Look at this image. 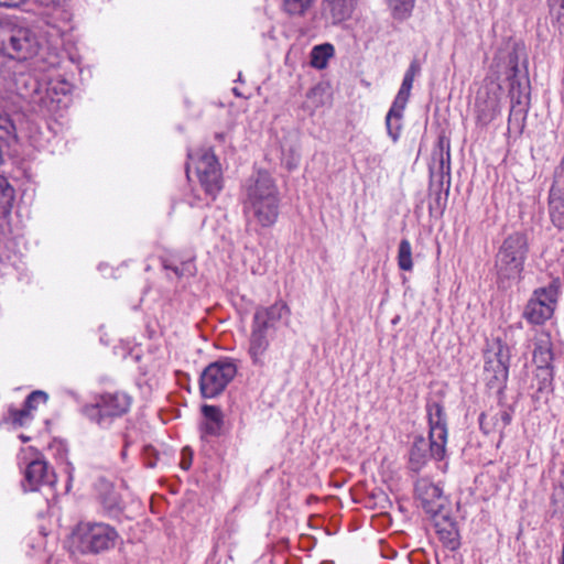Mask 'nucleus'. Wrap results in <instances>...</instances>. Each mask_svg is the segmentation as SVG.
Wrapping results in <instances>:
<instances>
[{
    "instance_id": "obj_14",
    "label": "nucleus",
    "mask_w": 564,
    "mask_h": 564,
    "mask_svg": "<svg viewBox=\"0 0 564 564\" xmlns=\"http://www.w3.org/2000/svg\"><path fill=\"white\" fill-rule=\"evenodd\" d=\"M358 0H322L321 14L333 25L351 18Z\"/></svg>"
},
{
    "instance_id": "obj_27",
    "label": "nucleus",
    "mask_w": 564,
    "mask_h": 564,
    "mask_svg": "<svg viewBox=\"0 0 564 564\" xmlns=\"http://www.w3.org/2000/svg\"><path fill=\"white\" fill-rule=\"evenodd\" d=\"M398 267L402 271L413 270L412 247L408 239H402L398 248Z\"/></svg>"
},
{
    "instance_id": "obj_11",
    "label": "nucleus",
    "mask_w": 564,
    "mask_h": 564,
    "mask_svg": "<svg viewBox=\"0 0 564 564\" xmlns=\"http://www.w3.org/2000/svg\"><path fill=\"white\" fill-rule=\"evenodd\" d=\"M411 87L401 84L394 101L386 116L388 134L397 141L401 130V119L411 95Z\"/></svg>"
},
{
    "instance_id": "obj_46",
    "label": "nucleus",
    "mask_w": 564,
    "mask_h": 564,
    "mask_svg": "<svg viewBox=\"0 0 564 564\" xmlns=\"http://www.w3.org/2000/svg\"><path fill=\"white\" fill-rule=\"evenodd\" d=\"M154 465H155L154 463H149L148 464L149 467H154Z\"/></svg>"
},
{
    "instance_id": "obj_25",
    "label": "nucleus",
    "mask_w": 564,
    "mask_h": 564,
    "mask_svg": "<svg viewBox=\"0 0 564 564\" xmlns=\"http://www.w3.org/2000/svg\"><path fill=\"white\" fill-rule=\"evenodd\" d=\"M316 0H282V11L289 17L302 18L315 4Z\"/></svg>"
},
{
    "instance_id": "obj_47",
    "label": "nucleus",
    "mask_w": 564,
    "mask_h": 564,
    "mask_svg": "<svg viewBox=\"0 0 564 564\" xmlns=\"http://www.w3.org/2000/svg\"><path fill=\"white\" fill-rule=\"evenodd\" d=\"M23 442H26L29 438L25 436H22Z\"/></svg>"
},
{
    "instance_id": "obj_16",
    "label": "nucleus",
    "mask_w": 564,
    "mask_h": 564,
    "mask_svg": "<svg viewBox=\"0 0 564 564\" xmlns=\"http://www.w3.org/2000/svg\"><path fill=\"white\" fill-rule=\"evenodd\" d=\"M188 159L189 162L186 165L187 176H189L192 167H194L197 176H210L220 172V164L210 150H200L195 154H189Z\"/></svg>"
},
{
    "instance_id": "obj_35",
    "label": "nucleus",
    "mask_w": 564,
    "mask_h": 564,
    "mask_svg": "<svg viewBox=\"0 0 564 564\" xmlns=\"http://www.w3.org/2000/svg\"><path fill=\"white\" fill-rule=\"evenodd\" d=\"M47 400L48 395L46 392L42 390H35L28 395L24 401V405L33 414V412L36 411L40 405L46 404Z\"/></svg>"
},
{
    "instance_id": "obj_2",
    "label": "nucleus",
    "mask_w": 564,
    "mask_h": 564,
    "mask_svg": "<svg viewBox=\"0 0 564 564\" xmlns=\"http://www.w3.org/2000/svg\"><path fill=\"white\" fill-rule=\"evenodd\" d=\"M246 189L243 214L247 228L258 231L272 227L280 214V195L272 178H250Z\"/></svg>"
},
{
    "instance_id": "obj_45",
    "label": "nucleus",
    "mask_w": 564,
    "mask_h": 564,
    "mask_svg": "<svg viewBox=\"0 0 564 564\" xmlns=\"http://www.w3.org/2000/svg\"><path fill=\"white\" fill-rule=\"evenodd\" d=\"M164 268L165 269H171L177 276H181L182 275V272L178 270L177 267H171L169 264H164Z\"/></svg>"
},
{
    "instance_id": "obj_40",
    "label": "nucleus",
    "mask_w": 564,
    "mask_h": 564,
    "mask_svg": "<svg viewBox=\"0 0 564 564\" xmlns=\"http://www.w3.org/2000/svg\"><path fill=\"white\" fill-rule=\"evenodd\" d=\"M510 63L513 64L512 65V75L509 76L510 86H511V93H512L514 90V86L517 84V79H516V75H517V72H518L517 57H511L510 58Z\"/></svg>"
},
{
    "instance_id": "obj_36",
    "label": "nucleus",
    "mask_w": 564,
    "mask_h": 564,
    "mask_svg": "<svg viewBox=\"0 0 564 564\" xmlns=\"http://www.w3.org/2000/svg\"><path fill=\"white\" fill-rule=\"evenodd\" d=\"M451 187V178H431L430 193L436 195V199H441V193L444 192L445 196L448 195Z\"/></svg>"
},
{
    "instance_id": "obj_15",
    "label": "nucleus",
    "mask_w": 564,
    "mask_h": 564,
    "mask_svg": "<svg viewBox=\"0 0 564 564\" xmlns=\"http://www.w3.org/2000/svg\"><path fill=\"white\" fill-rule=\"evenodd\" d=\"M269 330L254 322L251 324L248 354L252 364L259 367L264 366V356L270 346Z\"/></svg>"
},
{
    "instance_id": "obj_43",
    "label": "nucleus",
    "mask_w": 564,
    "mask_h": 564,
    "mask_svg": "<svg viewBox=\"0 0 564 564\" xmlns=\"http://www.w3.org/2000/svg\"><path fill=\"white\" fill-rule=\"evenodd\" d=\"M413 82H414V77H411V76H408V75L404 74V77H403V80H402L403 85L409 86V87L412 88Z\"/></svg>"
},
{
    "instance_id": "obj_31",
    "label": "nucleus",
    "mask_w": 564,
    "mask_h": 564,
    "mask_svg": "<svg viewBox=\"0 0 564 564\" xmlns=\"http://www.w3.org/2000/svg\"><path fill=\"white\" fill-rule=\"evenodd\" d=\"M414 2L415 0H389V7L394 18L403 20L410 15Z\"/></svg>"
},
{
    "instance_id": "obj_28",
    "label": "nucleus",
    "mask_w": 564,
    "mask_h": 564,
    "mask_svg": "<svg viewBox=\"0 0 564 564\" xmlns=\"http://www.w3.org/2000/svg\"><path fill=\"white\" fill-rule=\"evenodd\" d=\"M17 140V131L9 115L0 112V142L10 145Z\"/></svg>"
},
{
    "instance_id": "obj_21",
    "label": "nucleus",
    "mask_w": 564,
    "mask_h": 564,
    "mask_svg": "<svg viewBox=\"0 0 564 564\" xmlns=\"http://www.w3.org/2000/svg\"><path fill=\"white\" fill-rule=\"evenodd\" d=\"M195 197L199 200H214L221 191L220 178H188Z\"/></svg>"
},
{
    "instance_id": "obj_22",
    "label": "nucleus",
    "mask_w": 564,
    "mask_h": 564,
    "mask_svg": "<svg viewBox=\"0 0 564 564\" xmlns=\"http://www.w3.org/2000/svg\"><path fill=\"white\" fill-rule=\"evenodd\" d=\"M202 413L205 419L202 425L203 433L212 436L219 435L224 425V417L220 408L205 404L202 406Z\"/></svg>"
},
{
    "instance_id": "obj_17",
    "label": "nucleus",
    "mask_w": 564,
    "mask_h": 564,
    "mask_svg": "<svg viewBox=\"0 0 564 564\" xmlns=\"http://www.w3.org/2000/svg\"><path fill=\"white\" fill-rule=\"evenodd\" d=\"M53 93L46 84L36 91L35 95L28 101L30 111L41 116L48 117L56 112L58 109V100L54 97Z\"/></svg>"
},
{
    "instance_id": "obj_3",
    "label": "nucleus",
    "mask_w": 564,
    "mask_h": 564,
    "mask_svg": "<svg viewBox=\"0 0 564 564\" xmlns=\"http://www.w3.org/2000/svg\"><path fill=\"white\" fill-rule=\"evenodd\" d=\"M119 533L112 525L97 521H79L72 531L73 549L82 555H99L113 549Z\"/></svg>"
},
{
    "instance_id": "obj_7",
    "label": "nucleus",
    "mask_w": 564,
    "mask_h": 564,
    "mask_svg": "<svg viewBox=\"0 0 564 564\" xmlns=\"http://www.w3.org/2000/svg\"><path fill=\"white\" fill-rule=\"evenodd\" d=\"M510 359V348L499 338L489 343L484 352L485 379L487 384L497 389L499 393H502L508 381Z\"/></svg>"
},
{
    "instance_id": "obj_6",
    "label": "nucleus",
    "mask_w": 564,
    "mask_h": 564,
    "mask_svg": "<svg viewBox=\"0 0 564 564\" xmlns=\"http://www.w3.org/2000/svg\"><path fill=\"white\" fill-rule=\"evenodd\" d=\"M44 41L39 33L28 26H13L1 35V48L13 59L25 61L36 56Z\"/></svg>"
},
{
    "instance_id": "obj_33",
    "label": "nucleus",
    "mask_w": 564,
    "mask_h": 564,
    "mask_svg": "<svg viewBox=\"0 0 564 564\" xmlns=\"http://www.w3.org/2000/svg\"><path fill=\"white\" fill-rule=\"evenodd\" d=\"M550 217L555 227L564 229V204L555 198L549 202Z\"/></svg>"
},
{
    "instance_id": "obj_24",
    "label": "nucleus",
    "mask_w": 564,
    "mask_h": 564,
    "mask_svg": "<svg viewBox=\"0 0 564 564\" xmlns=\"http://www.w3.org/2000/svg\"><path fill=\"white\" fill-rule=\"evenodd\" d=\"M15 191L8 178H0V218H7L11 214Z\"/></svg>"
},
{
    "instance_id": "obj_38",
    "label": "nucleus",
    "mask_w": 564,
    "mask_h": 564,
    "mask_svg": "<svg viewBox=\"0 0 564 564\" xmlns=\"http://www.w3.org/2000/svg\"><path fill=\"white\" fill-rule=\"evenodd\" d=\"M558 198L564 204V178H554L550 188L549 202Z\"/></svg>"
},
{
    "instance_id": "obj_32",
    "label": "nucleus",
    "mask_w": 564,
    "mask_h": 564,
    "mask_svg": "<svg viewBox=\"0 0 564 564\" xmlns=\"http://www.w3.org/2000/svg\"><path fill=\"white\" fill-rule=\"evenodd\" d=\"M551 18L556 22L561 32H564V0H546Z\"/></svg>"
},
{
    "instance_id": "obj_41",
    "label": "nucleus",
    "mask_w": 564,
    "mask_h": 564,
    "mask_svg": "<svg viewBox=\"0 0 564 564\" xmlns=\"http://www.w3.org/2000/svg\"><path fill=\"white\" fill-rule=\"evenodd\" d=\"M419 72H420V66L414 61V62L411 63L410 67L405 72V75L411 76V77H415L419 74Z\"/></svg>"
},
{
    "instance_id": "obj_13",
    "label": "nucleus",
    "mask_w": 564,
    "mask_h": 564,
    "mask_svg": "<svg viewBox=\"0 0 564 564\" xmlns=\"http://www.w3.org/2000/svg\"><path fill=\"white\" fill-rule=\"evenodd\" d=\"M415 495L427 513H437L443 507L442 489L427 478H421L415 482Z\"/></svg>"
},
{
    "instance_id": "obj_39",
    "label": "nucleus",
    "mask_w": 564,
    "mask_h": 564,
    "mask_svg": "<svg viewBox=\"0 0 564 564\" xmlns=\"http://www.w3.org/2000/svg\"><path fill=\"white\" fill-rule=\"evenodd\" d=\"M36 1L41 6L46 7V8H58V7L66 4V2L68 0H36Z\"/></svg>"
},
{
    "instance_id": "obj_26",
    "label": "nucleus",
    "mask_w": 564,
    "mask_h": 564,
    "mask_svg": "<svg viewBox=\"0 0 564 564\" xmlns=\"http://www.w3.org/2000/svg\"><path fill=\"white\" fill-rule=\"evenodd\" d=\"M334 55V46L329 43L316 45L311 52V65L316 69H324L328 59Z\"/></svg>"
},
{
    "instance_id": "obj_34",
    "label": "nucleus",
    "mask_w": 564,
    "mask_h": 564,
    "mask_svg": "<svg viewBox=\"0 0 564 564\" xmlns=\"http://www.w3.org/2000/svg\"><path fill=\"white\" fill-rule=\"evenodd\" d=\"M100 501L104 508L109 512H113L120 509V496L116 490H113L112 487H109L106 492L100 495Z\"/></svg>"
},
{
    "instance_id": "obj_29",
    "label": "nucleus",
    "mask_w": 564,
    "mask_h": 564,
    "mask_svg": "<svg viewBox=\"0 0 564 564\" xmlns=\"http://www.w3.org/2000/svg\"><path fill=\"white\" fill-rule=\"evenodd\" d=\"M8 420L14 426H24L33 420V414L24 404L21 409L11 406L8 410Z\"/></svg>"
},
{
    "instance_id": "obj_1",
    "label": "nucleus",
    "mask_w": 564,
    "mask_h": 564,
    "mask_svg": "<svg viewBox=\"0 0 564 564\" xmlns=\"http://www.w3.org/2000/svg\"><path fill=\"white\" fill-rule=\"evenodd\" d=\"M429 440L416 436L410 449V465L419 471L430 458L443 460L446 456L448 436L447 415L437 401H427Z\"/></svg>"
},
{
    "instance_id": "obj_37",
    "label": "nucleus",
    "mask_w": 564,
    "mask_h": 564,
    "mask_svg": "<svg viewBox=\"0 0 564 564\" xmlns=\"http://www.w3.org/2000/svg\"><path fill=\"white\" fill-rule=\"evenodd\" d=\"M437 534L440 540L449 549L455 550L458 546V534L453 527L449 529H438Z\"/></svg>"
},
{
    "instance_id": "obj_20",
    "label": "nucleus",
    "mask_w": 564,
    "mask_h": 564,
    "mask_svg": "<svg viewBox=\"0 0 564 564\" xmlns=\"http://www.w3.org/2000/svg\"><path fill=\"white\" fill-rule=\"evenodd\" d=\"M475 107L477 121L482 126L490 123L500 112L499 99L496 94L489 95L480 91Z\"/></svg>"
},
{
    "instance_id": "obj_18",
    "label": "nucleus",
    "mask_w": 564,
    "mask_h": 564,
    "mask_svg": "<svg viewBox=\"0 0 564 564\" xmlns=\"http://www.w3.org/2000/svg\"><path fill=\"white\" fill-rule=\"evenodd\" d=\"M291 310L283 301H276L271 306L258 307L253 314L252 322L272 329L274 324L284 316H290Z\"/></svg>"
},
{
    "instance_id": "obj_42",
    "label": "nucleus",
    "mask_w": 564,
    "mask_h": 564,
    "mask_svg": "<svg viewBox=\"0 0 564 564\" xmlns=\"http://www.w3.org/2000/svg\"><path fill=\"white\" fill-rule=\"evenodd\" d=\"M25 0H0V7H18Z\"/></svg>"
},
{
    "instance_id": "obj_10",
    "label": "nucleus",
    "mask_w": 564,
    "mask_h": 564,
    "mask_svg": "<svg viewBox=\"0 0 564 564\" xmlns=\"http://www.w3.org/2000/svg\"><path fill=\"white\" fill-rule=\"evenodd\" d=\"M553 344L551 335L546 332H539L534 336L533 361L539 369L544 371V380L553 378Z\"/></svg>"
},
{
    "instance_id": "obj_8",
    "label": "nucleus",
    "mask_w": 564,
    "mask_h": 564,
    "mask_svg": "<svg viewBox=\"0 0 564 564\" xmlns=\"http://www.w3.org/2000/svg\"><path fill=\"white\" fill-rule=\"evenodd\" d=\"M237 375V366L230 359L209 364L200 373L199 391L203 398L212 399L224 392Z\"/></svg>"
},
{
    "instance_id": "obj_23",
    "label": "nucleus",
    "mask_w": 564,
    "mask_h": 564,
    "mask_svg": "<svg viewBox=\"0 0 564 564\" xmlns=\"http://www.w3.org/2000/svg\"><path fill=\"white\" fill-rule=\"evenodd\" d=\"M42 85L43 83H40L31 75L21 74L17 77V93L26 102L36 94Z\"/></svg>"
},
{
    "instance_id": "obj_9",
    "label": "nucleus",
    "mask_w": 564,
    "mask_h": 564,
    "mask_svg": "<svg viewBox=\"0 0 564 564\" xmlns=\"http://www.w3.org/2000/svg\"><path fill=\"white\" fill-rule=\"evenodd\" d=\"M557 293V286L553 283L535 290L523 313L528 322L540 325L551 318L556 304Z\"/></svg>"
},
{
    "instance_id": "obj_4",
    "label": "nucleus",
    "mask_w": 564,
    "mask_h": 564,
    "mask_svg": "<svg viewBox=\"0 0 564 564\" xmlns=\"http://www.w3.org/2000/svg\"><path fill=\"white\" fill-rule=\"evenodd\" d=\"M529 249L528 236L524 232H512L502 240L495 257V269L500 283L521 276Z\"/></svg>"
},
{
    "instance_id": "obj_44",
    "label": "nucleus",
    "mask_w": 564,
    "mask_h": 564,
    "mask_svg": "<svg viewBox=\"0 0 564 564\" xmlns=\"http://www.w3.org/2000/svg\"><path fill=\"white\" fill-rule=\"evenodd\" d=\"M191 465H192V458H191V457H189V458H185V457H184V458L182 459V462H181V466H182V468H183V469H185V470H186V469H188V468L191 467Z\"/></svg>"
},
{
    "instance_id": "obj_5",
    "label": "nucleus",
    "mask_w": 564,
    "mask_h": 564,
    "mask_svg": "<svg viewBox=\"0 0 564 564\" xmlns=\"http://www.w3.org/2000/svg\"><path fill=\"white\" fill-rule=\"evenodd\" d=\"M132 398L124 391H107L95 395L94 403L82 408V413L101 427H108L117 417L127 414Z\"/></svg>"
},
{
    "instance_id": "obj_12",
    "label": "nucleus",
    "mask_w": 564,
    "mask_h": 564,
    "mask_svg": "<svg viewBox=\"0 0 564 564\" xmlns=\"http://www.w3.org/2000/svg\"><path fill=\"white\" fill-rule=\"evenodd\" d=\"M56 481V476L47 463L43 459L32 460L25 469V487L35 491L42 486H53Z\"/></svg>"
},
{
    "instance_id": "obj_19",
    "label": "nucleus",
    "mask_w": 564,
    "mask_h": 564,
    "mask_svg": "<svg viewBox=\"0 0 564 564\" xmlns=\"http://www.w3.org/2000/svg\"><path fill=\"white\" fill-rule=\"evenodd\" d=\"M512 420V412L509 408H501L496 412H484L479 415V425L485 434L502 432Z\"/></svg>"
},
{
    "instance_id": "obj_30",
    "label": "nucleus",
    "mask_w": 564,
    "mask_h": 564,
    "mask_svg": "<svg viewBox=\"0 0 564 564\" xmlns=\"http://www.w3.org/2000/svg\"><path fill=\"white\" fill-rule=\"evenodd\" d=\"M449 154L447 153V158L445 159L443 151H438L433 155L434 164L431 166V176H449L451 167H449Z\"/></svg>"
}]
</instances>
